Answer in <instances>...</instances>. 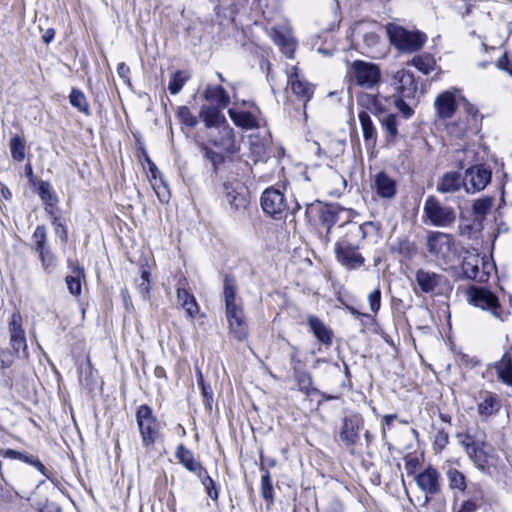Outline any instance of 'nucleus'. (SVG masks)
Returning <instances> with one entry per match:
<instances>
[{
	"label": "nucleus",
	"mask_w": 512,
	"mask_h": 512,
	"mask_svg": "<svg viewBox=\"0 0 512 512\" xmlns=\"http://www.w3.org/2000/svg\"><path fill=\"white\" fill-rule=\"evenodd\" d=\"M457 438L474 466L485 474H491V468L495 466V454L486 436L466 433L458 434Z\"/></svg>",
	"instance_id": "1"
},
{
	"label": "nucleus",
	"mask_w": 512,
	"mask_h": 512,
	"mask_svg": "<svg viewBox=\"0 0 512 512\" xmlns=\"http://www.w3.org/2000/svg\"><path fill=\"white\" fill-rule=\"evenodd\" d=\"M385 28L391 45L401 53L417 52L427 41V35L416 29L409 30L395 23H388Z\"/></svg>",
	"instance_id": "2"
},
{
	"label": "nucleus",
	"mask_w": 512,
	"mask_h": 512,
	"mask_svg": "<svg viewBox=\"0 0 512 512\" xmlns=\"http://www.w3.org/2000/svg\"><path fill=\"white\" fill-rule=\"evenodd\" d=\"M348 77L352 84L364 89H374L381 82L382 73L379 65L363 60H354L349 69Z\"/></svg>",
	"instance_id": "3"
},
{
	"label": "nucleus",
	"mask_w": 512,
	"mask_h": 512,
	"mask_svg": "<svg viewBox=\"0 0 512 512\" xmlns=\"http://www.w3.org/2000/svg\"><path fill=\"white\" fill-rule=\"evenodd\" d=\"M425 223L435 227L448 228L456 221L454 208L444 205L435 196H428L424 202Z\"/></svg>",
	"instance_id": "4"
},
{
	"label": "nucleus",
	"mask_w": 512,
	"mask_h": 512,
	"mask_svg": "<svg viewBox=\"0 0 512 512\" xmlns=\"http://www.w3.org/2000/svg\"><path fill=\"white\" fill-rule=\"evenodd\" d=\"M261 207L265 213L276 218L285 211H289L291 214L296 213L301 208V205L297 201H292L289 204L283 192L270 187L264 190L261 195Z\"/></svg>",
	"instance_id": "5"
},
{
	"label": "nucleus",
	"mask_w": 512,
	"mask_h": 512,
	"mask_svg": "<svg viewBox=\"0 0 512 512\" xmlns=\"http://www.w3.org/2000/svg\"><path fill=\"white\" fill-rule=\"evenodd\" d=\"M136 422L143 446L146 448L152 447L158 437L160 425L148 405L144 404L138 407L136 411Z\"/></svg>",
	"instance_id": "6"
},
{
	"label": "nucleus",
	"mask_w": 512,
	"mask_h": 512,
	"mask_svg": "<svg viewBox=\"0 0 512 512\" xmlns=\"http://www.w3.org/2000/svg\"><path fill=\"white\" fill-rule=\"evenodd\" d=\"M493 269L494 265L488 259L475 253L468 252L462 262L464 275L480 283L488 281Z\"/></svg>",
	"instance_id": "7"
},
{
	"label": "nucleus",
	"mask_w": 512,
	"mask_h": 512,
	"mask_svg": "<svg viewBox=\"0 0 512 512\" xmlns=\"http://www.w3.org/2000/svg\"><path fill=\"white\" fill-rule=\"evenodd\" d=\"M469 302L482 310L489 311L491 315L502 320L501 307L495 294L486 288L472 287L469 289Z\"/></svg>",
	"instance_id": "8"
},
{
	"label": "nucleus",
	"mask_w": 512,
	"mask_h": 512,
	"mask_svg": "<svg viewBox=\"0 0 512 512\" xmlns=\"http://www.w3.org/2000/svg\"><path fill=\"white\" fill-rule=\"evenodd\" d=\"M23 319L20 313L12 314L8 324L9 343L13 352L19 357L27 359L29 357L25 330L22 327Z\"/></svg>",
	"instance_id": "9"
},
{
	"label": "nucleus",
	"mask_w": 512,
	"mask_h": 512,
	"mask_svg": "<svg viewBox=\"0 0 512 512\" xmlns=\"http://www.w3.org/2000/svg\"><path fill=\"white\" fill-rule=\"evenodd\" d=\"M427 246L432 255L445 262L454 255V241L450 234L431 232L427 238Z\"/></svg>",
	"instance_id": "10"
},
{
	"label": "nucleus",
	"mask_w": 512,
	"mask_h": 512,
	"mask_svg": "<svg viewBox=\"0 0 512 512\" xmlns=\"http://www.w3.org/2000/svg\"><path fill=\"white\" fill-rule=\"evenodd\" d=\"M491 170L482 165L472 166L465 171L464 188L467 193H475L483 190L491 181Z\"/></svg>",
	"instance_id": "11"
},
{
	"label": "nucleus",
	"mask_w": 512,
	"mask_h": 512,
	"mask_svg": "<svg viewBox=\"0 0 512 512\" xmlns=\"http://www.w3.org/2000/svg\"><path fill=\"white\" fill-rule=\"evenodd\" d=\"M349 245L347 242H336L335 256L342 266L355 270L364 265L365 258L358 252L359 247Z\"/></svg>",
	"instance_id": "12"
},
{
	"label": "nucleus",
	"mask_w": 512,
	"mask_h": 512,
	"mask_svg": "<svg viewBox=\"0 0 512 512\" xmlns=\"http://www.w3.org/2000/svg\"><path fill=\"white\" fill-rule=\"evenodd\" d=\"M226 317L229 323L230 333L238 340H243L247 335V325L243 308L240 304L226 306Z\"/></svg>",
	"instance_id": "13"
},
{
	"label": "nucleus",
	"mask_w": 512,
	"mask_h": 512,
	"mask_svg": "<svg viewBox=\"0 0 512 512\" xmlns=\"http://www.w3.org/2000/svg\"><path fill=\"white\" fill-rule=\"evenodd\" d=\"M364 420L359 414H352L343 419L340 430V440L347 446L356 444L359 440V432L362 429Z\"/></svg>",
	"instance_id": "14"
},
{
	"label": "nucleus",
	"mask_w": 512,
	"mask_h": 512,
	"mask_svg": "<svg viewBox=\"0 0 512 512\" xmlns=\"http://www.w3.org/2000/svg\"><path fill=\"white\" fill-rule=\"evenodd\" d=\"M288 84L295 96L304 103H307L314 94V86L300 75L297 66H293L288 72Z\"/></svg>",
	"instance_id": "15"
},
{
	"label": "nucleus",
	"mask_w": 512,
	"mask_h": 512,
	"mask_svg": "<svg viewBox=\"0 0 512 512\" xmlns=\"http://www.w3.org/2000/svg\"><path fill=\"white\" fill-rule=\"evenodd\" d=\"M392 84L402 98H413L418 90L413 73L405 69H401L393 75Z\"/></svg>",
	"instance_id": "16"
},
{
	"label": "nucleus",
	"mask_w": 512,
	"mask_h": 512,
	"mask_svg": "<svg viewBox=\"0 0 512 512\" xmlns=\"http://www.w3.org/2000/svg\"><path fill=\"white\" fill-rule=\"evenodd\" d=\"M225 198L231 209L240 211L246 208L249 203L248 194L245 187L240 183L224 184Z\"/></svg>",
	"instance_id": "17"
},
{
	"label": "nucleus",
	"mask_w": 512,
	"mask_h": 512,
	"mask_svg": "<svg viewBox=\"0 0 512 512\" xmlns=\"http://www.w3.org/2000/svg\"><path fill=\"white\" fill-rule=\"evenodd\" d=\"M415 480L417 486L426 494V498L428 495L438 494L441 490L440 474L433 467H428L419 473Z\"/></svg>",
	"instance_id": "18"
},
{
	"label": "nucleus",
	"mask_w": 512,
	"mask_h": 512,
	"mask_svg": "<svg viewBox=\"0 0 512 512\" xmlns=\"http://www.w3.org/2000/svg\"><path fill=\"white\" fill-rule=\"evenodd\" d=\"M501 401L496 394L491 392H483L480 394L477 404V412L483 421L495 416L501 409Z\"/></svg>",
	"instance_id": "19"
},
{
	"label": "nucleus",
	"mask_w": 512,
	"mask_h": 512,
	"mask_svg": "<svg viewBox=\"0 0 512 512\" xmlns=\"http://www.w3.org/2000/svg\"><path fill=\"white\" fill-rule=\"evenodd\" d=\"M457 90L444 91L437 96L434 102L437 115L440 118H451L457 109Z\"/></svg>",
	"instance_id": "20"
},
{
	"label": "nucleus",
	"mask_w": 512,
	"mask_h": 512,
	"mask_svg": "<svg viewBox=\"0 0 512 512\" xmlns=\"http://www.w3.org/2000/svg\"><path fill=\"white\" fill-rule=\"evenodd\" d=\"M373 189L382 199H393L397 192L396 181L385 172L375 175Z\"/></svg>",
	"instance_id": "21"
},
{
	"label": "nucleus",
	"mask_w": 512,
	"mask_h": 512,
	"mask_svg": "<svg viewBox=\"0 0 512 512\" xmlns=\"http://www.w3.org/2000/svg\"><path fill=\"white\" fill-rule=\"evenodd\" d=\"M216 129L218 130L219 136H215L210 133V141L215 146L220 147L229 153H234L236 151V146L233 129L227 124V122Z\"/></svg>",
	"instance_id": "22"
},
{
	"label": "nucleus",
	"mask_w": 512,
	"mask_h": 512,
	"mask_svg": "<svg viewBox=\"0 0 512 512\" xmlns=\"http://www.w3.org/2000/svg\"><path fill=\"white\" fill-rule=\"evenodd\" d=\"M307 323L311 332L320 343L325 346H330L332 344L333 332L322 320L314 315H310L307 318Z\"/></svg>",
	"instance_id": "23"
},
{
	"label": "nucleus",
	"mask_w": 512,
	"mask_h": 512,
	"mask_svg": "<svg viewBox=\"0 0 512 512\" xmlns=\"http://www.w3.org/2000/svg\"><path fill=\"white\" fill-rule=\"evenodd\" d=\"M222 109L219 106H201L199 115L207 128H217L226 122Z\"/></svg>",
	"instance_id": "24"
},
{
	"label": "nucleus",
	"mask_w": 512,
	"mask_h": 512,
	"mask_svg": "<svg viewBox=\"0 0 512 512\" xmlns=\"http://www.w3.org/2000/svg\"><path fill=\"white\" fill-rule=\"evenodd\" d=\"M443 277L435 272L420 269L416 272V282L423 293H433Z\"/></svg>",
	"instance_id": "25"
},
{
	"label": "nucleus",
	"mask_w": 512,
	"mask_h": 512,
	"mask_svg": "<svg viewBox=\"0 0 512 512\" xmlns=\"http://www.w3.org/2000/svg\"><path fill=\"white\" fill-rule=\"evenodd\" d=\"M464 187V177L457 172L445 173L437 182L436 189L438 192L447 194L454 193Z\"/></svg>",
	"instance_id": "26"
},
{
	"label": "nucleus",
	"mask_w": 512,
	"mask_h": 512,
	"mask_svg": "<svg viewBox=\"0 0 512 512\" xmlns=\"http://www.w3.org/2000/svg\"><path fill=\"white\" fill-rule=\"evenodd\" d=\"M203 98L211 103H215L220 108H226L230 104V96L221 85H206Z\"/></svg>",
	"instance_id": "27"
},
{
	"label": "nucleus",
	"mask_w": 512,
	"mask_h": 512,
	"mask_svg": "<svg viewBox=\"0 0 512 512\" xmlns=\"http://www.w3.org/2000/svg\"><path fill=\"white\" fill-rule=\"evenodd\" d=\"M0 453L2 454V456L4 458L19 460L23 463H26V464H29V465L35 467L42 475L47 477L46 468L41 463V461L39 460L38 457L28 454L26 452L17 451L14 449H5V450L0 451Z\"/></svg>",
	"instance_id": "28"
},
{
	"label": "nucleus",
	"mask_w": 512,
	"mask_h": 512,
	"mask_svg": "<svg viewBox=\"0 0 512 512\" xmlns=\"http://www.w3.org/2000/svg\"><path fill=\"white\" fill-rule=\"evenodd\" d=\"M175 457L188 471L200 473L204 467L202 464L195 459L191 450L186 448L183 444H180L176 448Z\"/></svg>",
	"instance_id": "29"
},
{
	"label": "nucleus",
	"mask_w": 512,
	"mask_h": 512,
	"mask_svg": "<svg viewBox=\"0 0 512 512\" xmlns=\"http://www.w3.org/2000/svg\"><path fill=\"white\" fill-rule=\"evenodd\" d=\"M345 235L338 242H347L349 246L359 247L361 241L366 238V231L364 224H357L354 222L347 223L345 226Z\"/></svg>",
	"instance_id": "30"
},
{
	"label": "nucleus",
	"mask_w": 512,
	"mask_h": 512,
	"mask_svg": "<svg viewBox=\"0 0 512 512\" xmlns=\"http://www.w3.org/2000/svg\"><path fill=\"white\" fill-rule=\"evenodd\" d=\"M375 28V24L359 23L354 29V32L362 37L365 46L369 49L375 48L380 42V36Z\"/></svg>",
	"instance_id": "31"
},
{
	"label": "nucleus",
	"mask_w": 512,
	"mask_h": 512,
	"mask_svg": "<svg viewBox=\"0 0 512 512\" xmlns=\"http://www.w3.org/2000/svg\"><path fill=\"white\" fill-rule=\"evenodd\" d=\"M273 40L288 58L294 57L296 42L289 31L274 29Z\"/></svg>",
	"instance_id": "32"
},
{
	"label": "nucleus",
	"mask_w": 512,
	"mask_h": 512,
	"mask_svg": "<svg viewBox=\"0 0 512 512\" xmlns=\"http://www.w3.org/2000/svg\"><path fill=\"white\" fill-rule=\"evenodd\" d=\"M177 302L185 310L189 318H194L199 313V306L195 297L184 288H177Z\"/></svg>",
	"instance_id": "33"
},
{
	"label": "nucleus",
	"mask_w": 512,
	"mask_h": 512,
	"mask_svg": "<svg viewBox=\"0 0 512 512\" xmlns=\"http://www.w3.org/2000/svg\"><path fill=\"white\" fill-rule=\"evenodd\" d=\"M498 379L512 387V357L510 354L505 353L502 358L495 365Z\"/></svg>",
	"instance_id": "34"
},
{
	"label": "nucleus",
	"mask_w": 512,
	"mask_h": 512,
	"mask_svg": "<svg viewBox=\"0 0 512 512\" xmlns=\"http://www.w3.org/2000/svg\"><path fill=\"white\" fill-rule=\"evenodd\" d=\"M228 115L234 124L239 127L244 129H254L258 127V121L256 117L250 112L229 109Z\"/></svg>",
	"instance_id": "35"
},
{
	"label": "nucleus",
	"mask_w": 512,
	"mask_h": 512,
	"mask_svg": "<svg viewBox=\"0 0 512 512\" xmlns=\"http://www.w3.org/2000/svg\"><path fill=\"white\" fill-rule=\"evenodd\" d=\"M446 477L448 486L451 490H457L461 493L465 492L467 489V479L461 471L455 467L448 466L446 470Z\"/></svg>",
	"instance_id": "36"
},
{
	"label": "nucleus",
	"mask_w": 512,
	"mask_h": 512,
	"mask_svg": "<svg viewBox=\"0 0 512 512\" xmlns=\"http://www.w3.org/2000/svg\"><path fill=\"white\" fill-rule=\"evenodd\" d=\"M294 377L295 380L297 381L298 389L302 393L306 394L307 396H310L318 392V390L315 387H313L312 376L309 372L299 370L296 367H294Z\"/></svg>",
	"instance_id": "37"
},
{
	"label": "nucleus",
	"mask_w": 512,
	"mask_h": 512,
	"mask_svg": "<svg viewBox=\"0 0 512 512\" xmlns=\"http://www.w3.org/2000/svg\"><path fill=\"white\" fill-rule=\"evenodd\" d=\"M38 194L41 200L45 203V210L53 215V207L58 202V198L54 193L51 185L48 182L41 181L38 186Z\"/></svg>",
	"instance_id": "38"
},
{
	"label": "nucleus",
	"mask_w": 512,
	"mask_h": 512,
	"mask_svg": "<svg viewBox=\"0 0 512 512\" xmlns=\"http://www.w3.org/2000/svg\"><path fill=\"white\" fill-rule=\"evenodd\" d=\"M408 65H413L418 71L427 75L435 70L436 60L431 54L424 53L414 57Z\"/></svg>",
	"instance_id": "39"
},
{
	"label": "nucleus",
	"mask_w": 512,
	"mask_h": 512,
	"mask_svg": "<svg viewBox=\"0 0 512 512\" xmlns=\"http://www.w3.org/2000/svg\"><path fill=\"white\" fill-rule=\"evenodd\" d=\"M358 118H359V121L361 124V128L363 131V137H364L365 141L374 143L376 140L377 132L373 125L370 115L368 114L367 111L362 110L359 112Z\"/></svg>",
	"instance_id": "40"
},
{
	"label": "nucleus",
	"mask_w": 512,
	"mask_h": 512,
	"mask_svg": "<svg viewBox=\"0 0 512 512\" xmlns=\"http://www.w3.org/2000/svg\"><path fill=\"white\" fill-rule=\"evenodd\" d=\"M358 104L365 108L366 110H370L373 113H377L381 111L382 104L377 95L363 92L357 98Z\"/></svg>",
	"instance_id": "41"
},
{
	"label": "nucleus",
	"mask_w": 512,
	"mask_h": 512,
	"mask_svg": "<svg viewBox=\"0 0 512 512\" xmlns=\"http://www.w3.org/2000/svg\"><path fill=\"white\" fill-rule=\"evenodd\" d=\"M69 101H70V104L73 107H75L79 112H81L85 115H90V108H89L88 101L86 99V96L84 95V93L81 90L73 88L69 95Z\"/></svg>",
	"instance_id": "42"
},
{
	"label": "nucleus",
	"mask_w": 512,
	"mask_h": 512,
	"mask_svg": "<svg viewBox=\"0 0 512 512\" xmlns=\"http://www.w3.org/2000/svg\"><path fill=\"white\" fill-rule=\"evenodd\" d=\"M188 79L189 74L187 72L181 70L174 72L168 85L169 92L173 95L178 94Z\"/></svg>",
	"instance_id": "43"
},
{
	"label": "nucleus",
	"mask_w": 512,
	"mask_h": 512,
	"mask_svg": "<svg viewBox=\"0 0 512 512\" xmlns=\"http://www.w3.org/2000/svg\"><path fill=\"white\" fill-rule=\"evenodd\" d=\"M261 495L268 505H271L274 500V488L271 476L268 470H265L261 476Z\"/></svg>",
	"instance_id": "44"
},
{
	"label": "nucleus",
	"mask_w": 512,
	"mask_h": 512,
	"mask_svg": "<svg viewBox=\"0 0 512 512\" xmlns=\"http://www.w3.org/2000/svg\"><path fill=\"white\" fill-rule=\"evenodd\" d=\"M32 241L33 249L36 253L49 248L47 245V231L45 226L40 225L36 227L32 235Z\"/></svg>",
	"instance_id": "45"
},
{
	"label": "nucleus",
	"mask_w": 512,
	"mask_h": 512,
	"mask_svg": "<svg viewBox=\"0 0 512 512\" xmlns=\"http://www.w3.org/2000/svg\"><path fill=\"white\" fill-rule=\"evenodd\" d=\"M202 485L204 486L208 496L213 500L217 501L219 493L216 488L214 480L209 476L207 470L204 468L200 473L197 474Z\"/></svg>",
	"instance_id": "46"
},
{
	"label": "nucleus",
	"mask_w": 512,
	"mask_h": 512,
	"mask_svg": "<svg viewBox=\"0 0 512 512\" xmlns=\"http://www.w3.org/2000/svg\"><path fill=\"white\" fill-rule=\"evenodd\" d=\"M41 261V266L46 273H52L57 267V258L51 252L50 248L37 253Z\"/></svg>",
	"instance_id": "47"
},
{
	"label": "nucleus",
	"mask_w": 512,
	"mask_h": 512,
	"mask_svg": "<svg viewBox=\"0 0 512 512\" xmlns=\"http://www.w3.org/2000/svg\"><path fill=\"white\" fill-rule=\"evenodd\" d=\"M470 125H471V123L468 122V120L459 119L457 121L450 123L447 126V130H448V133L452 137L457 138V139H462L465 136Z\"/></svg>",
	"instance_id": "48"
},
{
	"label": "nucleus",
	"mask_w": 512,
	"mask_h": 512,
	"mask_svg": "<svg viewBox=\"0 0 512 512\" xmlns=\"http://www.w3.org/2000/svg\"><path fill=\"white\" fill-rule=\"evenodd\" d=\"M94 376V368L92 367L90 360H87V363L79 369L80 383L87 388H92L95 382Z\"/></svg>",
	"instance_id": "49"
},
{
	"label": "nucleus",
	"mask_w": 512,
	"mask_h": 512,
	"mask_svg": "<svg viewBox=\"0 0 512 512\" xmlns=\"http://www.w3.org/2000/svg\"><path fill=\"white\" fill-rule=\"evenodd\" d=\"M223 294L225 299V306L230 304H238L236 302V282L234 279L225 277Z\"/></svg>",
	"instance_id": "50"
},
{
	"label": "nucleus",
	"mask_w": 512,
	"mask_h": 512,
	"mask_svg": "<svg viewBox=\"0 0 512 512\" xmlns=\"http://www.w3.org/2000/svg\"><path fill=\"white\" fill-rule=\"evenodd\" d=\"M10 150L13 159L22 161L25 158V144L20 136H14L10 141Z\"/></svg>",
	"instance_id": "51"
},
{
	"label": "nucleus",
	"mask_w": 512,
	"mask_h": 512,
	"mask_svg": "<svg viewBox=\"0 0 512 512\" xmlns=\"http://www.w3.org/2000/svg\"><path fill=\"white\" fill-rule=\"evenodd\" d=\"M81 270H75L74 275L66 276V284L69 292L74 296H79L81 294Z\"/></svg>",
	"instance_id": "52"
},
{
	"label": "nucleus",
	"mask_w": 512,
	"mask_h": 512,
	"mask_svg": "<svg viewBox=\"0 0 512 512\" xmlns=\"http://www.w3.org/2000/svg\"><path fill=\"white\" fill-rule=\"evenodd\" d=\"M177 116L181 123L187 127H195L198 123L197 118L191 113L187 106H180L177 111Z\"/></svg>",
	"instance_id": "53"
},
{
	"label": "nucleus",
	"mask_w": 512,
	"mask_h": 512,
	"mask_svg": "<svg viewBox=\"0 0 512 512\" xmlns=\"http://www.w3.org/2000/svg\"><path fill=\"white\" fill-rule=\"evenodd\" d=\"M492 207V199L491 198H481L474 202L473 204V212L476 215L484 216L486 215Z\"/></svg>",
	"instance_id": "54"
},
{
	"label": "nucleus",
	"mask_w": 512,
	"mask_h": 512,
	"mask_svg": "<svg viewBox=\"0 0 512 512\" xmlns=\"http://www.w3.org/2000/svg\"><path fill=\"white\" fill-rule=\"evenodd\" d=\"M449 443V434L445 430H438L434 436L433 448L436 452H441Z\"/></svg>",
	"instance_id": "55"
},
{
	"label": "nucleus",
	"mask_w": 512,
	"mask_h": 512,
	"mask_svg": "<svg viewBox=\"0 0 512 512\" xmlns=\"http://www.w3.org/2000/svg\"><path fill=\"white\" fill-rule=\"evenodd\" d=\"M382 125L384 129L389 133L391 137H395L398 134V120L396 115L389 114L383 119Z\"/></svg>",
	"instance_id": "56"
},
{
	"label": "nucleus",
	"mask_w": 512,
	"mask_h": 512,
	"mask_svg": "<svg viewBox=\"0 0 512 512\" xmlns=\"http://www.w3.org/2000/svg\"><path fill=\"white\" fill-rule=\"evenodd\" d=\"M463 102L464 112L466 114L465 120L468 122H475L478 116V109L476 106L471 104L465 97L459 96Z\"/></svg>",
	"instance_id": "57"
},
{
	"label": "nucleus",
	"mask_w": 512,
	"mask_h": 512,
	"mask_svg": "<svg viewBox=\"0 0 512 512\" xmlns=\"http://www.w3.org/2000/svg\"><path fill=\"white\" fill-rule=\"evenodd\" d=\"M368 301L371 311L376 313L381 305V291L379 288H376L369 294Z\"/></svg>",
	"instance_id": "58"
},
{
	"label": "nucleus",
	"mask_w": 512,
	"mask_h": 512,
	"mask_svg": "<svg viewBox=\"0 0 512 512\" xmlns=\"http://www.w3.org/2000/svg\"><path fill=\"white\" fill-rule=\"evenodd\" d=\"M149 276H150V274L148 271H145V270L142 271V274L140 277L141 282L138 284L139 291L144 298L148 297V294H149V282H150Z\"/></svg>",
	"instance_id": "59"
},
{
	"label": "nucleus",
	"mask_w": 512,
	"mask_h": 512,
	"mask_svg": "<svg viewBox=\"0 0 512 512\" xmlns=\"http://www.w3.org/2000/svg\"><path fill=\"white\" fill-rule=\"evenodd\" d=\"M13 363L12 353L0 348V369H6Z\"/></svg>",
	"instance_id": "60"
},
{
	"label": "nucleus",
	"mask_w": 512,
	"mask_h": 512,
	"mask_svg": "<svg viewBox=\"0 0 512 512\" xmlns=\"http://www.w3.org/2000/svg\"><path fill=\"white\" fill-rule=\"evenodd\" d=\"M53 219V224L55 225V234L60 238L62 242H66L68 237L66 227L58 221L56 216H53Z\"/></svg>",
	"instance_id": "61"
},
{
	"label": "nucleus",
	"mask_w": 512,
	"mask_h": 512,
	"mask_svg": "<svg viewBox=\"0 0 512 512\" xmlns=\"http://www.w3.org/2000/svg\"><path fill=\"white\" fill-rule=\"evenodd\" d=\"M330 180L337 186L336 187L337 191H341L346 188V180L342 175H340L336 172H333L330 175Z\"/></svg>",
	"instance_id": "62"
},
{
	"label": "nucleus",
	"mask_w": 512,
	"mask_h": 512,
	"mask_svg": "<svg viewBox=\"0 0 512 512\" xmlns=\"http://www.w3.org/2000/svg\"><path fill=\"white\" fill-rule=\"evenodd\" d=\"M204 155L207 159H209L211 161V163L214 166L221 163L223 160L221 154H219L211 149H208V148H204Z\"/></svg>",
	"instance_id": "63"
},
{
	"label": "nucleus",
	"mask_w": 512,
	"mask_h": 512,
	"mask_svg": "<svg viewBox=\"0 0 512 512\" xmlns=\"http://www.w3.org/2000/svg\"><path fill=\"white\" fill-rule=\"evenodd\" d=\"M395 105L406 118L412 115L413 110L403 101L402 97L395 100Z\"/></svg>",
	"instance_id": "64"
}]
</instances>
